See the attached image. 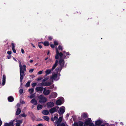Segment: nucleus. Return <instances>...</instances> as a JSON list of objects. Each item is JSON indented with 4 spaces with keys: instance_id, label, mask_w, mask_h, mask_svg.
Instances as JSON below:
<instances>
[{
    "instance_id": "a18cd8bd",
    "label": "nucleus",
    "mask_w": 126,
    "mask_h": 126,
    "mask_svg": "<svg viewBox=\"0 0 126 126\" xmlns=\"http://www.w3.org/2000/svg\"><path fill=\"white\" fill-rule=\"evenodd\" d=\"M7 53L8 54L10 55L12 54V51H7Z\"/></svg>"
},
{
    "instance_id": "a878e982",
    "label": "nucleus",
    "mask_w": 126,
    "mask_h": 126,
    "mask_svg": "<svg viewBox=\"0 0 126 126\" xmlns=\"http://www.w3.org/2000/svg\"><path fill=\"white\" fill-rule=\"evenodd\" d=\"M57 77V75L56 74H54L53 75H52L51 79H55Z\"/></svg>"
},
{
    "instance_id": "6e6552de",
    "label": "nucleus",
    "mask_w": 126,
    "mask_h": 126,
    "mask_svg": "<svg viewBox=\"0 0 126 126\" xmlns=\"http://www.w3.org/2000/svg\"><path fill=\"white\" fill-rule=\"evenodd\" d=\"M15 121V120H11L9 123H5L4 124L6 126H14V122Z\"/></svg>"
},
{
    "instance_id": "c85d7f7f",
    "label": "nucleus",
    "mask_w": 126,
    "mask_h": 126,
    "mask_svg": "<svg viewBox=\"0 0 126 126\" xmlns=\"http://www.w3.org/2000/svg\"><path fill=\"white\" fill-rule=\"evenodd\" d=\"M31 117L33 121L35 120L36 117L33 114H32L31 115Z\"/></svg>"
},
{
    "instance_id": "bf43d9fd",
    "label": "nucleus",
    "mask_w": 126,
    "mask_h": 126,
    "mask_svg": "<svg viewBox=\"0 0 126 126\" xmlns=\"http://www.w3.org/2000/svg\"><path fill=\"white\" fill-rule=\"evenodd\" d=\"M69 115L67 113L66 115V117L67 119H68V118L69 117Z\"/></svg>"
},
{
    "instance_id": "e2e57ef3",
    "label": "nucleus",
    "mask_w": 126,
    "mask_h": 126,
    "mask_svg": "<svg viewBox=\"0 0 126 126\" xmlns=\"http://www.w3.org/2000/svg\"><path fill=\"white\" fill-rule=\"evenodd\" d=\"M42 121V120L40 118L38 119L37 120V121Z\"/></svg>"
},
{
    "instance_id": "774afa93",
    "label": "nucleus",
    "mask_w": 126,
    "mask_h": 126,
    "mask_svg": "<svg viewBox=\"0 0 126 126\" xmlns=\"http://www.w3.org/2000/svg\"><path fill=\"white\" fill-rule=\"evenodd\" d=\"M49 53H50L49 51V50H48V51H47V55H48V54H49Z\"/></svg>"
},
{
    "instance_id": "8fccbe9b",
    "label": "nucleus",
    "mask_w": 126,
    "mask_h": 126,
    "mask_svg": "<svg viewBox=\"0 0 126 126\" xmlns=\"http://www.w3.org/2000/svg\"><path fill=\"white\" fill-rule=\"evenodd\" d=\"M34 97V96L33 94H31L30 96V98H32Z\"/></svg>"
},
{
    "instance_id": "bb28decb",
    "label": "nucleus",
    "mask_w": 126,
    "mask_h": 126,
    "mask_svg": "<svg viewBox=\"0 0 126 126\" xmlns=\"http://www.w3.org/2000/svg\"><path fill=\"white\" fill-rule=\"evenodd\" d=\"M42 108L43 106L42 105L38 104L37 106V109L38 110H40L42 109Z\"/></svg>"
},
{
    "instance_id": "052dcab7",
    "label": "nucleus",
    "mask_w": 126,
    "mask_h": 126,
    "mask_svg": "<svg viewBox=\"0 0 126 126\" xmlns=\"http://www.w3.org/2000/svg\"><path fill=\"white\" fill-rule=\"evenodd\" d=\"M42 79V78H38L37 79V81H39V80H41Z\"/></svg>"
},
{
    "instance_id": "de8ad7c7",
    "label": "nucleus",
    "mask_w": 126,
    "mask_h": 126,
    "mask_svg": "<svg viewBox=\"0 0 126 126\" xmlns=\"http://www.w3.org/2000/svg\"><path fill=\"white\" fill-rule=\"evenodd\" d=\"M7 59H10L12 57V56L11 55H7Z\"/></svg>"
},
{
    "instance_id": "20e7f679",
    "label": "nucleus",
    "mask_w": 126,
    "mask_h": 126,
    "mask_svg": "<svg viewBox=\"0 0 126 126\" xmlns=\"http://www.w3.org/2000/svg\"><path fill=\"white\" fill-rule=\"evenodd\" d=\"M92 120L91 118H88L84 122V124L86 126H91L92 123H91Z\"/></svg>"
},
{
    "instance_id": "e433bc0d",
    "label": "nucleus",
    "mask_w": 126,
    "mask_h": 126,
    "mask_svg": "<svg viewBox=\"0 0 126 126\" xmlns=\"http://www.w3.org/2000/svg\"><path fill=\"white\" fill-rule=\"evenodd\" d=\"M45 82H42V83H40L39 85L41 86H45Z\"/></svg>"
},
{
    "instance_id": "9d476101",
    "label": "nucleus",
    "mask_w": 126,
    "mask_h": 126,
    "mask_svg": "<svg viewBox=\"0 0 126 126\" xmlns=\"http://www.w3.org/2000/svg\"><path fill=\"white\" fill-rule=\"evenodd\" d=\"M16 126H20V125L22 123L23 121L22 120H16Z\"/></svg>"
},
{
    "instance_id": "a211bd4d",
    "label": "nucleus",
    "mask_w": 126,
    "mask_h": 126,
    "mask_svg": "<svg viewBox=\"0 0 126 126\" xmlns=\"http://www.w3.org/2000/svg\"><path fill=\"white\" fill-rule=\"evenodd\" d=\"M102 123V122L101 120H99L96 121L95 122V124L96 125L98 126H100Z\"/></svg>"
},
{
    "instance_id": "37998d69",
    "label": "nucleus",
    "mask_w": 126,
    "mask_h": 126,
    "mask_svg": "<svg viewBox=\"0 0 126 126\" xmlns=\"http://www.w3.org/2000/svg\"><path fill=\"white\" fill-rule=\"evenodd\" d=\"M36 85V83H34L32 84V87H34Z\"/></svg>"
},
{
    "instance_id": "b1692460",
    "label": "nucleus",
    "mask_w": 126,
    "mask_h": 126,
    "mask_svg": "<svg viewBox=\"0 0 126 126\" xmlns=\"http://www.w3.org/2000/svg\"><path fill=\"white\" fill-rule=\"evenodd\" d=\"M21 112V110L20 109L18 108L17 109L16 111V115H19Z\"/></svg>"
},
{
    "instance_id": "338daca9",
    "label": "nucleus",
    "mask_w": 126,
    "mask_h": 126,
    "mask_svg": "<svg viewBox=\"0 0 126 126\" xmlns=\"http://www.w3.org/2000/svg\"><path fill=\"white\" fill-rule=\"evenodd\" d=\"M33 60H30V63H32L33 62Z\"/></svg>"
},
{
    "instance_id": "f03ea898",
    "label": "nucleus",
    "mask_w": 126,
    "mask_h": 126,
    "mask_svg": "<svg viewBox=\"0 0 126 126\" xmlns=\"http://www.w3.org/2000/svg\"><path fill=\"white\" fill-rule=\"evenodd\" d=\"M19 66L20 67V82L21 86L23 85L22 83V80L24 78V76L25 75V73L24 72L26 71V66L23 65L22 66L21 65V62L19 61Z\"/></svg>"
},
{
    "instance_id": "0e129e2a",
    "label": "nucleus",
    "mask_w": 126,
    "mask_h": 126,
    "mask_svg": "<svg viewBox=\"0 0 126 126\" xmlns=\"http://www.w3.org/2000/svg\"><path fill=\"white\" fill-rule=\"evenodd\" d=\"M54 118H51V121H54Z\"/></svg>"
},
{
    "instance_id": "412c9836",
    "label": "nucleus",
    "mask_w": 126,
    "mask_h": 126,
    "mask_svg": "<svg viewBox=\"0 0 126 126\" xmlns=\"http://www.w3.org/2000/svg\"><path fill=\"white\" fill-rule=\"evenodd\" d=\"M41 43H42L44 44V46H48L49 45V43L48 41H45L44 42H40Z\"/></svg>"
},
{
    "instance_id": "cd10ccee",
    "label": "nucleus",
    "mask_w": 126,
    "mask_h": 126,
    "mask_svg": "<svg viewBox=\"0 0 126 126\" xmlns=\"http://www.w3.org/2000/svg\"><path fill=\"white\" fill-rule=\"evenodd\" d=\"M51 83L50 82H45V86H50L51 84Z\"/></svg>"
},
{
    "instance_id": "3c124183",
    "label": "nucleus",
    "mask_w": 126,
    "mask_h": 126,
    "mask_svg": "<svg viewBox=\"0 0 126 126\" xmlns=\"http://www.w3.org/2000/svg\"><path fill=\"white\" fill-rule=\"evenodd\" d=\"M34 70L33 69H30L29 71V72L30 73H32L33 72Z\"/></svg>"
},
{
    "instance_id": "7c9ffc66",
    "label": "nucleus",
    "mask_w": 126,
    "mask_h": 126,
    "mask_svg": "<svg viewBox=\"0 0 126 126\" xmlns=\"http://www.w3.org/2000/svg\"><path fill=\"white\" fill-rule=\"evenodd\" d=\"M57 125L56 126H65L64 123H61L56 124Z\"/></svg>"
},
{
    "instance_id": "680f3d73",
    "label": "nucleus",
    "mask_w": 126,
    "mask_h": 126,
    "mask_svg": "<svg viewBox=\"0 0 126 126\" xmlns=\"http://www.w3.org/2000/svg\"><path fill=\"white\" fill-rule=\"evenodd\" d=\"M43 126V124H39L37 125V126Z\"/></svg>"
},
{
    "instance_id": "58836bf2",
    "label": "nucleus",
    "mask_w": 126,
    "mask_h": 126,
    "mask_svg": "<svg viewBox=\"0 0 126 126\" xmlns=\"http://www.w3.org/2000/svg\"><path fill=\"white\" fill-rule=\"evenodd\" d=\"M58 48L59 50H62L63 49V47L61 46H59Z\"/></svg>"
},
{
    "instance_id": "dca6fc26",
    "label": "nucleus",
    "mask_w": 126,
    "mask_h": 126,
    "mask_svg": "<svg viewBox=\"0 0 126 126\" xmlns=\"http://www.w3.org/2000/svg\"><path fill=\"white\" fill-rule=\"evenodd\" d=\"M78 126H86L81 121H79L78 122H76Z\"/></svg>"
},
{
    "instance_id": "c9c22d12",
    "label": "nucleus",
    "mask_w": 126,
    "mask_h": 126,
    "mask_svg": "<svg viewBox=\"0 0 126 126\" xmlns=\"http://www.w3.org/2000/svg\"><path fill=\"white\" fill-rule=\"evenodd\" d=\"M65 54H66V55L65 56V57H66V55H69V52H66L64 51L63 54L64 56L65 55Z\"/></svg>"
},
{
    "instance_id": "c03bdc74",
    "label": "nucleus",
    "mask_w": 126,
    "mask_h": 126,
    "mask_svg": "<svg viewBox=\"0 0 126 126\" xmlns=\"http://www.w3.org/2000/svg\"><path fill=\"white\" fill-rule=\"evenodd\" d=\"M48 38L49 40L51 41L52 39V36H49L48 37Z\"/></svg>"
},
{
    "instance_id": "4468645a",
    "label": "nucleus",
    "mask_w": 126,
    "mask_h": 126,
    "mask_svg": "<svg viewBox=\"0 0 126 126\" xmlns=\"http://www.w3.org/2000/svg\"><path fill=\"white\" fill-rule=\"evenodd\" d=\"M6 78V77L5 75L4 74L3 75L2 78V85L3 86L4 85L5 83Z\"/></svg>"
},
{
    "instance_id": "69168bd1",
    "label": "nucleus",
    "mask_w": 126,
    "mask_h": 126,
    "mask_svg": "<svg viewBox=\"0 0 126 126\" xmlns=\"http://www.w3.org/2000/svg\"><path fill=\"white\" fill-rule=\"evenodd\" d=\"M20 106V104L19 103H18L17 105V106L18 107H19Z\"/></svg>"
},
{
    "instance_id": "aec40b11",
    "label": "nucleus",
    "mask_w": 126,
    "mask_h": 126,
    "mask_svg": "<svg viewBox=\"0 0 126 126\" xmlns=\"http://www.w3.org/2000/svg\"><path fill=\"white\" fill-rule=\"evenodd\" d=\"M56 104L57 105H59L62 104V102L60 99H58L56 102Z\"/></svg>"
},
{
    "instance_id": "9b49d317",
    "label": "nucleus",
    "mask_w": 126,
    "mask_h": 126,
    "mask_svg": "<svg viewBox=\"0 0 126 126\" xmlns=\"http://www.w3.org/2000/svg\"><path fill=\"white\" fill-rule=\"evenodd\" d=\"M62 120V118L61 117H60L57 120V121H56L55 123V125H56V124H60Z\"/></svg>"
},
{
    "instance_id": "f704fd0d",
    "label": "nucleus",
    "mask_w": 126,
    "mask_h": 126,
    "mask_svg": "<svg viewBox=\"0 0 126 126\" xmlns=\"http://www.w3.org/2000/svg\"><path fill=\"white\" fill-rule=\"evenodd\" d=\"M54 44L55 46H57L58 45V42L56 40L54 41Z\"/></svg>"
},
{
    "instance_id": "2eb2a0df",
    "label": "nucleus",
    "mask_w": 126,
    "mask_h": 126,
    "mask_svg": "<svg viewBox=\"0 0 126 126\" xmlns=\"http://www.w3.org/2000/svg\"><path fill=\"white\" fill-rule=\"evenodd\" d=\"M31 103L35 105H37V101L35 98H33L32 99L31 101Z\"/></svg>"
},
{
    "instance_id": "6e6d98bb",
    "label": "nucleus",
    "mask_w": 126,
    "mask_h": 126,
    "mask_svg": "<svg viewBox=\"0 0 126 126\" xmlns=\"http://www.w3.org/2000/svg\"><path fill=\"white\" fill-rule=\"evenodd\" d=\"M21 52L22 54H24V51L23 49H21Z\"/></svg>"
},
{
    "instance_id": "f3484780",
    "label": "nucleus",
    "mask_w": 126,
    "mask_h": 126,
    "mask_svg": "<svg viewBox=\"0 0 126 126\" xmlns=\"http://www.w3.org/2000/svg\"><path fill=\"white\" fill-rule=\"evenodd\" d=\"M58 63V60H56L55 61V63L53 65L52 68H51L52 70H53L57 66Z\"/></svg>"
},
{
    "instance_id": "423d86ee",
    "label": "nucleus",
    "mask_w": 126,
    "mask_h": 126,
    "mask_svg": "<svg viewBox=\"0 0 126 126\" xmlns=\"http://www.w3.org/2000/svg\"><path fill=\"white\" fill-rule=\"evenodd\" d=\"M57 93L55 92H53L50 95L48 96L49 98L50 99L52 98H55L57 96Z\"/></svg>"
},
{
    "instance_id": "4c0bfd02",
    "label": "nucleus",
    "mask_w": 126,
    "mask_h": 126,
    "mask_svg": "<svg viewBox=\"0 0 126 126\" xmlns=\"http://www.w3.org/2000/svg\"><path fill=\"white\" fill-rule=\"evenodd\" d=\"M23 92V90L22 89H20L19 91V92L20 94H21Z\"/></svg>"
},
{
    "instance_id": "0eeeda50",
    "label": "nucleus",
    "mask_w": 126,
    "mask_h": 126,
    "mask_svg": "<svg viewBox=\"0 0 126 126\" xmlns=\"http://www.w3.org/2000/svg\"><path fill=\"white\" fill-rule=\"evenodd\" d=\"M64 108V107H61L59 109L58 112L59 114L60 115H62L65 111V109L63 108Z\"/></svg>"
},
{
    "instance_id": "f257e3e1",
    "label": "nucleus",
    "mask_w": 126,
    "mask_h": 126,
    "mask_svg": "<svg viewBox=\"0 0 126 126\" xmlns=\"http://www.w3.org/2000/svg\"><path fill=\"white\" fill-rule=\"evenodd\" d=\"M56 54L55 56V58L56 59H58L59 58V56L60 57V59L59 61V63L60 65V71H61L65 63L64 59L62 58L63 55L61 52L59 53L57 48H56Z\"/></svg>"
},
{
    "instance_id": "ea45409f",
    "label": "nucleus",
    "mask_w": 126,
    "mask_h": 126,
    "mask_svg": "<svg viewBox=\"0 0 126 126\" xmlns=\"http://www.w3.org/2000/svg\"><path fill=\"white\" fill-rule=\"evenodd\" d=\"M54 87V85H52L49 87H48L47 88L49 89H52Z\"/></svg>"
},
{
    "instance_id": "5fc2aeb1",
    "label": "nucleus",
    "mask_w": 126,
    "mask_h": 126,
    "mask_svg": "<svg viewBox=\"0 0 126 126\" xmlns=\"http://www.w3.org/2000/svg\"><path fill=\"white\" fill-rule=\"evenodd\" d=\"M12 50L14 53H16V50L15 49V48L12 49Z\"/></svg>"
},
{
    "instance_id": "1a4fd4ad",
    "label": "nucleus",
    "mask_w": 126,
    "mask_h": 126,
    "mask_svg": "<svg viewBox=\"0 0 126 126\" xmlns=\"http://www.w3.org/2000/svg\"><path fill=\"white\" fill-rule=\"evenodd\" d=\"M47 105L48 108H51L54 106V103L52 102H49L47 103Z\"/></svg>"
},
{
    "instance_id": "6ab92c4d",
    "label": "nucleus",
    "mask_w": 126,
    "mask_h": 126,
    "mask_svg": "<svg viewBox=\"0 0 126 126\" xmlns=\"http://www.w3.org/2000/svg\"><path fill=\"white\" fill-rule=\"evenodd\" d=\"M42 113L44 115H47L48 114L49 112L47 110H44L42 111Z\"/></svg>"
},
{
    "instance_id": "4be33fe9",
    "label": "nucleus",
    "mask_w": 126,
    "mask_h": 126,
    "mask_svg": "<svg viewBox=\"0 0 126 126\" xmlns=\"http://www.w3.org/2000/svg\"><path fill=\"white\" fill-rule=\"evenodd\" d=\"M8 101L10 102H12L14 101V98L13 97L11 96L8 97Z\"/></svg>"
},
{
    "instance_id": "72a5a7b5",
    "label": "nucleus",
    "mask_w": 126,
    "mask_h": 126,
    "mask_svg": "<svg viewBox=\"0 0 126 126\" xmlns=\"http://www.w3.org/2000/svg\"><path fill=\"white\" fill-rule=\"evenodd\" d=\"M49 78V77H47L43 79L42 81L43 82L45 81H47V80H48Z\"/></svg>"
},
{
    "instance_id": "f8f14e48",
    "label": "nucleus",
    "mask_w": 126,
    "mask_h": 126,
    "mask_svg": "<svg viewBox=\"0 0 126 126\" xmlns=\"http://www.w3.org/2000/svg\"><path fill=\"white\" fill-rule=\"evenodd\" d=\"M50 92V90H47L46 91L44 90L43 94L45 95H47L49 94Z\"/></svg>"
},
{
    "instance_id": "4d7b16f0",
    "label": "nucleus",
    "mask_w": 126,
    "mask_h": 126,
    "mask_svg": "<svg viewBox=\"0 0 126 126\" xmlns=\"http://www.w3.org/2000/svg\"><path fill=\"white\" fill-rule=\"evenodd\" d=\"M54 120H57L58 119V117L56 116H54L53 118Z\"/></svg>"
},
{
    "instance_id": "13d9d810",
    "label": "nucleus",
    "mask_w": 126,
    "mask_h": 126,
    "mask_svg": "<svg viewBox=\"0 0 126 126\" xmlns=\"http://www.w3.org/2000/svg\"><path fill=\"white\" fill-rule=\"evenodd\" d=\"M20 103L21 104H24L25 103V102L23 101H22L20 102Z\"/></svg>"
},
{
    "instance_id": "09e8293b",
    "label": "nucleus",
    "mask_w": 126,
    "mask_h": 126,
    "mask_svg": "<svg viewBox=\"0 0 126 126\" xmlns=\"http://www.w3.org/2000/svg\"><path fill=\"white\" fill-rule=\"evenodd\" d=\"M40 43V42H39V43H38V47H39V48L41 49L42 48V46L41 45H40L39 44Z\"/></svg>"
},
{
    "instance_id": "864d4df0",
    "label": "nucleus",
    "mask_w": 126,
    "mask_h": 126,
    "mask_svg": "<svg viewBox=\"0 0 126 126\" xmlns=\"http://www.w3.org/2000/svg\"><path fill=\"white\" fill-rule=\"evenodd\" d=\"M43 72L42 71H40L38 73V74L39 75H41L42 73Z\"/></svg>"
},
{
    "instance_id": "473e14b6",
    "label": "nucleus",
    "mask_w": 126,
    "mask_h": 126,
    "mask_svg": "<svg viewBox=\"0 0 126 126\" xmlns=\"http://www.w3.org/2000/svg\"><path fill=\"white\" fill-rule=\"evenodd\" d=\"M29 91L30 92V94H31L34 91V89L33 88L29 89Z\"/></svg>"
},
{
    "instance_id": "39448f33",
    "label": "nucleus",
    "mask_w": 126,
    "mask_h": 126,
    "mask_svg": "<svg viewBox=\"0 0 126 126\" xmlns=\"http://www.w3.org/2000/svg\"><path fill=\"white\" fill-rule=\"evenodd\" d=\"M59 108V107L56 106L51 109L49 110L50 112L51 113H53L54 112H57V110Z\"/></svg>"
},
{
    "instance_id": "49530a36",
    "label": "nucleus",
    "mask_w": 126,
    "mask_h": 126,
    "mask_svg": "<svg viewBox=\"0 0 126 126\" xmlns=\"http://www.w3.org/2000/svg\"><path fill=\"white\" fill-rule=\"evenodd\" d=\"M20 115H21L22 117H26V115L24 113Z\"/></svg>"
},
{
    "instance_id": "ddd939ff",
    "label": "nucleus",
    "mask_w": 126,
    "mask_h": 126,
    "mask_svg": "<svg viewBox=\"0 0 126 126\" xmlns=\"http://www.w3.org/2000/svg\"><path fill=\"white\" fill-rule=\"evenodd\" d=\"M43 88L42 87H38L36 88L35 90L37 92L39 91L42 92L43 91Z\"/></svg>"
},
{
    "instance_id": "2f4dec72",
    "label": "nucleus",
    "mask_w": 126,
    "mask_h": 126,
    "mask_svg": "<svg viewBox=\"0 0 126 126\" xmlns=\"http://www.w3.org/2000/svg\"><path fill=\"white\" fill-rule=\"evenodd\" d=\"M30 83L31 82L29 81H28L26 84V85H25V86L27 87H29L30 86Z\"/></svg>"
},
{
    "instance_id": "5701e85b",
    "label": "nucleus",
    "mask_w": 126,
    "mask_h": 126,
    "mask_svg": "<svg viewBox=\"0 0 126 126\" xmlns=\"http://www.w3.org/2000/svg\"><path fill=\"white\" fill-rule=\"evenodd\" d=\"M52 71L53 70H52L51 69H48L47 70L45 71V73L46 74L45 75V76H47L48 74H50L51 71Z\"/></svg>"
},
{
    "instance_id": "7ed1b4c3",
    "label": "nucleus",
    "mask_w": 126,
    "mask_h": 126,
    "mask_svg": "<svg viewBox=\"0 0 126 126\" xmlns=\"http://www.w3.org/2000/svg\"><path fill=\"white\" fill-rule=\"evenodd\" d=\"M38 98L39 99V102L41 103H44L47 101V99L46 97H44L43 95H41Z\"/></svg>"
},
{
    "instance_id": "603ef678",
    "label": "nucleus",
    "mask_w": 126,
    "mask_h": 126,
    "mask_svg": "<svg viewBox=\"0 0 126 126\" xmlns=\"http://www.w3.org/2000/svg\"><path fill=\"white\" fill-rule=\"evenodd\" d=\"M73 126H78L76 122L74 123L73 124Z\"/></svg>"
},
{
    "instance_id": "c756f323",
    "label": "nucleus",
    "mask_w": 126,
    "mask_h": 126,
    "mask_svg": "<svg viewBox=\"0 0 126 126\" xmlns=\"http://www.w3.org/2000/svg\"><path fill=\"white\" fill-rule=\"evenodd\" d=\"M43 118L46 121H48L49 120V118L48 116H43Z\"/></svg>"
},
{
    "instance_id": "a19ab883",
    "label": "nucleus",
    "mask_w": 126,
    "mask_h": 126,
    "mask_svg": "<svg viewBox=\"0 0 126 126\" xmlns=\"http://www.w3.org/2000/svg\"><path fill=\"white\" fill-rule=\"evenodd\" d=\"M50 46L52 48H53L55 47V45L52 44H49Z\"/></svg>"
},
{
    "instance_id": "393cba45",
    "label": "nucleus",
    "mask_w": 126,
    "mask_h": 126,
    "mask_svg": "<svg viewBox=\"0 0 126 126\" xmlns=\"http://www.w3.org/2000/svg\"><path fill=\"white\" fill-rule=\"evenodd\" d=\"M81 116L82 118L84 119L87 118L88 117V114L87 113H84L82 114Z\"/></svg>"
},
{
    "instance_id": "79ce46f5",
    "label": "nucleus",
    "mask_w": 126,
    "mask_h": 126,
    "mask_svg": "<svg viewBox=\"0 0 126 126\" xmlns=\"http://www.w3.org/2000/svg\"><path fill=\"white\" fill-rule=\"evenodd\" d=\"M11 45L12 46V48H15V44L14 43H11Z\"/></svg>"
}]
</instances>
